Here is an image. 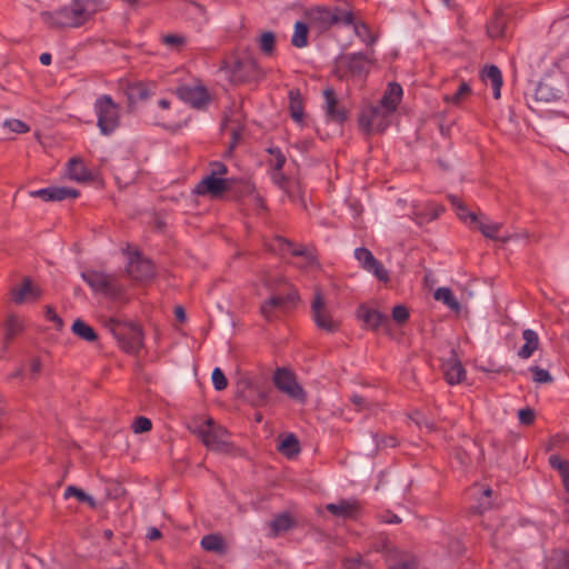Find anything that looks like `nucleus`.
<instances>
[{
	"mask_svg": "<svg viewBox=\"0 0 569 569\" xmlns=\"http://www.w3.org/2000/svg\"><path fill=\"white\" fill-rule=\"evenodd\" d=\"M102 9L101 0H72L52 12H42V19L53 28H80Z\"/></svg>",
	"mask_w": 569,
	"mask_h": 569,
	"instance_id": "1",
	"label": "nucleus"
},
{
	"mask_svg": "<svg viewBox=\"0 0 569 569\" xmlns=\"http://www.w3.org/2000/svg\"><path fill=\"white\" fill-rule=\"evenodd\" d=\"M306 18L310 28L316 29L318 32H325L336 24L352 26L357 32L360 27L366 29V23L357 21L351 9L342 7L328 8L318 6L308 10Z\"/></svg>",
	"mask_w": 569,
	"mask_h": 569,
	"instance_id": "2",
	"label": "nucleus"
},
{
	"mask_svg": "<svg viewBox=\"0 0 569 569\" xmlns=\"http://www.w3.org/2000/svg\"><path fill=\"white\" fill-rule=\"evenodd\" d=\"M371 63L372 60L363 52L340 54L335 59L333 74L345 81L365 79L370 71Z\"/></svg>",
	"mask_w": 569,
	"mask_h": 569,
	"instance_id": "3",
	"label": "nucleus"
},
{
	"mask_svg": "<svg viewBox=\"0 0 569 569\" xmlns=\"http://www.w3.org/2000/svg\"><path fill=\"white\" fill-rule=\"evenodd\" d=\"M93 109L100 133L103 136L112 134L120 126V107L111 96L102 94L94 101Z\"/></svg>",
	"mask_w": 569,
	"mask_h": 569,
	"instance_id": "4",
	"label": "nucleus"
},
{
	"mask_svg": "<svg viewBox=\"0 0 569 569\" xmlns=\"http://www.w3.org/2000/svg\"><path fill=\"white\" fill-rule=\"evenodd\" d=\"M224 69L234 84L256 82L263 77L257 60L251 57L237 58L230 64L226 63Z\"/></svg>",
	"mask_w": 569,
	"mask_h": 569,
	"instance_id": "5",
	"label": "nucleus"
},
{
	"mask_svg": "<svg viewBox=\"0 0 569 569\" xmlns=\"http://www.w3.org/2000/svg\"><path fill=\"white\" fill-rule=\"evenodd\" d=\"M392 116V113H387V109L379 103L369 104L361 109L358 124L367 134L383 132L389 127Z\"/></svg>",
	"mask_w": 569,
	"mask_h": 569,
	"instance_id": "6",
	"label": "nucleus"
},
{
	"mask_svg": "<svg viewBox=\"0 0 569 569\" xmlns=\"http://www.w3.org/2000/svg\"><path fill=\"white\" fill-rule=\"evenodd\" d=\"M84 282L96 292L110 297H118L122 292V287L117 278L97 270H87L81 273Z\"/></svg>",
	"mask_w": 569,
	"mask_h": 569,
	"instance_id": "7",
	"label": "nucleus"
},
{
	"mask_svg": "<svg viewBox=\"0 0 569 569\" xmlns=\"http://www.w3.org/2000/svg\"><path fill=\"white\" fill-rule=\"evenodd\" d=\"M311 317L317 328L329 333L337 332L340 329V321L333 319L326 306L322 292L317 289L311 301Z\"/></svg>",
	"mask_w": 569,
	"mask_h": 569,
	"instance_id": "8",
	"label": "nucleus"
},
{
	"mask_svg": "<svg viewBox=\"0 0 569 569\" xmlns=\"http://www.w3.org/2000/svg\"><path fill=\"white\" fill-rule=\"evenodd\" d=\"M274 387L289 398L305 402L306 391L298 383L296 375L287 368H277L272 376Z\"/></svg>",
	"mask_w": 569,
	"mask_h": 569,
	"instance_id": "9",
	"label": "nucleus"
},
{
	"mask_svg": "<svg viewBox=\"0 0 569 569\" xmlns=\"http://www.w3.org/2000/svg\"><path fill=\"white\" fill-rule=\"evenodd\" d=\"M173 92L181 101L197 110L206 109L211 102V94L200 82L178 86Z\"/></svg>",
	"mask_w": 569,
	"mask_h": 569,
	"instance_id": "10",
	"label": "nucleus"
},
{
	"mask_svg": "<svg viewBox=\"0 0 569 569\" xmlns=\"http://www.w3.org/2000/svg\"><path fill=\"white\" fill-rule=\"evenodd\" d=\"M193 432L201 439L203 445L210 449H220L227 443L226 438L228 431L220 426H214L211 418L199 425Z\"/></svg>",
	"mask_w": 569,
	"mask_h": 569,
	"instance_id": "11",
	"label": "nucleus"
},
{
	"mask_svg": "<svg viewBox=\"0 0 569 569\" xmlns=\"http://www.w3.org/2000/svg\"><path fill=\"white\" fill-rule=\"evenodd\" d=\"M355 258L358 260L362 269L372 273L378 280L382 282L389 281L390 277L388 270L378 259H376L369 249L365 247L357 248L355 250Z\"/></svg>",
	"mask_w": 569,
	"mask_h": 569,
	"instance_id": "12",
	"label": "nucleus"
},
{
	"mask_svg": "<svg viewBox=\"0 0 569 569\" xmlns=\"http://www.w3.org/2000/svg\"><path fill=\"white\" fill-rule=\"evenodd\" d=\"M230 188V179L208 174L197 183L194 188V193H197L198 196H210L211 198H219Z\"/></svg>",
	"mask_w": 569,
	"mask_h": 569,
	"instance_id": "13",
	"label": "nucleus"
},
{
	"mask_svg": "<svg viewBox=\"0 0 569 569\" xmlns=\"http://www.w3.org/2000/svg\"><path fill=\"white\" fill-rule=\"evenodd\" d=\"M297 300V292H289L284 296H272L261 305L260 312L267 321H272L277 318V311H284L288 305L296 303Z\"/></svg>",
	"mask_w": 569,
	"mask_h": 569,
	"instance_id": "14",
	"label": "nucleus"
},
{
	"mask_svg": "<svg viewBox=\"0 0 569 569\" xmlns=\"http://www.w3.org/2000/svg\"><path fill=\"white\" fill-rule=\"evenodd\" d=\"M128 274L137 281H147L154 276V266L151 260L136 251L127 266Z\"/></svg>",
	"mask_w": 569,
	"mask_h": 569,
	"instance_id": "15",
	"label": "nucleus"
},
{
	"mask_svg": "<svg viewBox=\"0 0 569 569\" xmlns=\"http://www.w3.org/2000/svg\"><path fill=\"white\" fill-rule=\"evenodd\" d=\"M325 104L323 109L326 116L330 121L343 123L348 118L347 109L339 102L333 88H326L323 90Z\"/></svg>",
	"mask_w": 569,
	"mask_h": 569,
	"instance_id": "16",
	"label": "nucleus"
},
{
	"mask_svg": "<svg viewBox=\"0 0 569 569\" xmlns=\"http://www.w3.org/2000/svg\"><path fill=\"white\" fill-rule=\"evenodd\" d=\"M41 297V290L32 284L29 278H24L20 287L11 289V299L14 303L21 305L27 301H37Z\"/></svg>",
	"mask_w": 569,
	"mask_h": 569,
	"instance_id": "17",
	"label": "nucleus"
},
{
	"mask_svg": "<svg viewBox=\"0 0 569 569\" xmlns=\"http://www.w3.org/2000/svg\"><path fill=\"white\" fill-rule=\"evenodd\" d=\"M445 379L449 385L460 383L466 378V370L455 351L442 363Z\"/></svg>",
	"mask_w": 569,
	"mask_h": 569,
	"instance_id": "18",
	"label": "nucleus"
},
{
	"mask_svg": "<svg viewBox=\"0 0 569 569\" xmlns=\"http://www.w3.org/2000/svg\"><path fill=\"white\" fill-rule=\"evenodd\" d=\"M328 512L338 518H355L360 509L357 500L341 499L338 503H328L326 506Z\"/></svg>",
	"mask_w": 569,
	"mask_h": 569,
	"instance_id": "19",
	"label": "nucleus"
},
{
	"mask_svg": "<svg viewBox=\"0 0 569 569\" xmlns=\"http://www.w3.org/2000/svg\"><path fill=\"white\" fill-rule=\"evenodd\" d=\"M402 88L397 82H390L379 104L387 109V113H395L402 98Z\"/></svg>",
	"mask_w": 569,
	"mask_h": 569,
	"instance_id": "20",
	"label": "nucleus"
},
{
	"mask_svg": "<svg viewBox=\"0 0 569 569\" xmlns=\"http://www.w3.org/2000/svg\"><path fill=\"white\" fill-rule=\"evenodd\" d=\"M67 173L71 180L87 182L92 179L90 170L80 158H71L67 163Z\"/></svg>",
	"mask_w": 569,
	"mask_h": 569,
	"instance_id": "21",
	"label": "nucleus"
},
{
	"mask_svg": "<svg viewBox=\"0 0 569 569\" xmlns=\"http://www.w3.org/2000/svg\"><path fill=\"white\" fill-rule=\"evenodd\" d=\"M358 317L366 323L371 330H377L380 326L388 322V317L378 310L369 309L361 306L358 309Z\"/></svg>",
	"mask_w": 569,
	"mask_h": 569,
	"instance_id": "22",
	"label": "nucleus"
},
{
	"mask_svg": "<svg viewBox=\"0 0 569 569\" xmlns=\"http://www.w3.org/2000/svg\"><path fill=\"white\" fill-rule=\"evenodd\" d=\"M523 346L518 350V357L521 359H529L536 350H538L540 340L538 333L532 329H525L522 331Z\"/></svg>",
	"mask_w": 569,
	"mask_h": 569,
	"instance_id": "23",
	"label": "nucleus"
},
{
	"mask_svg": "<svg viewBox=\"0 0 569 569\" xmlns=\"http://www.w3.org/2000/svg\"><path fill=\"white\" fill-rule=\"evenodd\" d=\"M481 78L486 83H490L492 87V93L495 99H499L501 96V87H502V73L500 69L491 64L483 69L481 73Z\"/></svg>",
	"mask_w": 569,
	"mask_h": 569,
	"instance_id": "24",
	"label": "nucleus"
},
{
	"mask_svg": "<svg viewBox=\"0 0 569 569\" xmlns=\"http://www.w3.org/2000/svg\"><path fill=\"white\" fill-rule=\"evenodd\" d=\"M288 96L290 117L295 122L301 123L305 117L302 94L299 89H292Z\"/></svg>",
	"mask_w": 569,
	"mask_h": 569,
	"instance_id": "25",
	"label": "nucleus"
},
{
	"mask_svg": "<svg viewBox=\"0 0 569 569\" xmlns=\"http://www.w3.org/2000/svg\"><path fill=\"white\" fill-rule=\"evenodd\" d=\"M295 525L296 521L289 512L276 515L269 525L271 537H278L280 533L293 528Z\"/></svg>",
	"mask_w": 569,
	"mask_h": 569,
	"instance_id": "26",
	"label": "nucleus"
},
{
	"mask_svg": "<svg viewBox=\"0 0 569 569\" xmlns=\"http://www.w3.org/2000/svg\"><path fill=\"white\" fill-rule=\"evenodd\" d=\"M276 241L281 250L284 248L292 249L291 254L293 257H302L310 264L316 262V257L303 244L293 247V242L291 240L280 236L276 238Z\"/></svg>",
	"mask_w": 569,
	"mask_h": 569,
	"instance_id": "27",
	"label": "nucleus"
},
{
	"mask_svg": "<svg viewBox=\"0 0 569 569\" xmlns=\"http://www.w3.org/2000/svg\"><path fill=\"white\" fill-rule=\"evenodd\" d=\"M71 331L74 336L87 342H94L98 339L96 330L80 318L73 321Z\"/></svg>",
	"mask_w": 569,
	"mask_h": 569,
	"instance_id": "28",
	"label": "nucleus"
},
{
	"mask_svg": "<svg viewBox=\"0 0 569 569\" xmlns=\"http://www.w3.org/2000/svg\"><path fill=\"white\" fill-rule=\"evenodd\" d=\"M200 545L206 551L219 555H223L227 550L224 539L217 533H210L202 537Z\"/></svg>",
	"mask_w": 569,
	"mask_h": 569,
	"instance_id": "29",
	"label": "nucleus"
},
{
	"mask_svg": "<svg viewBox=\"0 0 569 569\" xmlns=\"http://www.w3.org/2000/svg\"><path fill=\"white\" fill-rule=\"evenodd\" d=\"M548 460L551 468L559 472L562 485L566 491L569 492V461L562 459L559 455H551Z\"/></svg>",
	"mask_w": 569,
	"mask_h": 569,
	"instance_id": "30",
	"label": "nucleus"
},
{
	"mask_svg": "<svg viewBox=\"0 0 569 569\" xmlns=\"http://www.w3.org/2000/svg\"><path fill=\"white\" fill-rule=\"evenodd\" d=\"M449 200L451 204L456 208L457 216L465 223H468L470 227H472L473 223L478 222V217L476 216V213L469 211L465 203L459 198H457L456 196H450Z\"/></svg>",
	"mask_w": 569,
	"mask_h": 569,
	"instance_id": "31",
	"label": "nucleus"
},
{
	"mask_svg": "<svg viewBox=\"0 0 569 569\" xmlns=\"http://www.w3.org/2000/svg\"><path fill=\"white\" fill-rule=\"evenodd\" d=\"M433 298L437 301H441L443 305H446L452 311L458 312L460 310L459 301L452 293L451 289H449L447 287L438 288L433 293Z\"/></svg>",
	"mask_w": 569,
	"mask_h": 569,
	"instance_id": "32",
	"label": "nucleus"
},
{
	"mask_svg": "<svg viewBox=\"0 0 569 569\" xmlns=\"http://www.w3.org/2000/svg\"><path fill=\"white\" fill-rule=\"evenodd\" d=\"M309 23L297 21L295 23L291 44L296 48H305L308 46Z\"/></svg>",
	"mask_w": 569,
	"mask_h": 569,
	"instance_id": "33",
	"label": "nucleus"
},
{
	"mask_svg": "<svg viewBox=\"0 0 569 569\" xmlns=\"http://www.w3.org/2000/svg\"><path fill=\"white\" fill-rule=\"evenodd\" d=\"M4 326H6V335H4L6 343L11 342L23 330V322L16 315L8 316Z\"/></svg>",
	"mask_w": 569,
	"mask_h": 569,
	"instance_id": "34",
	"label": "nucleus"
},
{
	"mask_svg": "<svg viewBox=\"0 0 569 569\" xmlns=\"http://www.w3.org/2000/svg\"><path fill=\"white\" fill-rule=\"evenodd\" d=\"M278 449L284 456L291 458L298 455L300 451L299 441L295 435L290 433L281 441V443L278 446Z\"/></svg>",
	"mask_w": 569,
	"mask_h": 569,
	"instance_id": "35",
	"label": "nucleus"
},
{
	"mask_svg": "<svg viewBox=\"0 0 569 569\" xmlns=\"http://www.w3.org/2000/svg\"><path fill=\"white\" fill-rule=\"evenodd\" d=\"M502 224L498 222L486 223L478 219V222L473 223L472 228L479 230L486 238L497 240L498 233Z\"/></svg>",
	"mask_w": 569,
	"mask_h": 569,
	"instance_id": "36",
	"label": "nucleus"
},
{
	"mask_svg": "<svg viewBox=\"0 0 569 569\" xmlns=\"http://www.w3.org/2000/svg\"><path fill=\"white\" fill-rule=\"evenodd\" d=\"M471 93V88L467 82H461L457 91L449 96H445V101L455 106H460L461 102Z\"/></svg>",
	"mask_w": 569,
	"mask_h": 569,
	"instance_id": "37",
	"label": "nucleus"
},
{
	"mask_svg": "<svg viewBox=\"0 0 569 569\" xmlns=\"http://www.w3.org/2000/svg\"><path fill=\"white\" fill-rule=\"evenodd\" d=\"M259 48L266 56H271L276 48V36L271 31H264L259 38Z\"/></svg>",
	"mask_w": 569,
	"mask_h": 569,
	"instance_id": "38",
	"label": "nucleus"
},
{
	"mask_svg": "<svg viewBox=\"0 0 569 569\" xmlns=\"http://www.w3.org/2000/svg\"><path fill=\"white\" fill-rule=\"evenodd\" d=\"M63 497L66 499H68L70 497H74L80 502H86V503H88L91 507L96 506V501H94V499L91 496L87 495L82 489L77 488L74 486L67 487L66 490H64Z\"/></svg>",
	"mask_w": 569,
	"mask_h": 569,
	"instance_id": "39",
	"label": "nucleus"
},
{
	"mask_svg": "<svg viewBox=\"0 0 569 569\" xmlns=\"http://www.w3.org/2000/svg\"><path fill=\"white\" fill-rule=\"evenodd\" d=\"M53 200L62 201L68 198H78L80 196L79 190L69 187H51Z\"/></svg>",
	"mask_w": 569,
	"mask_h": 569,
	"instance_id": "40",
	"label": "nucleus"
},
{
	"mask_svg": "<svg viewBox=\"0 0 569 569\" xmlns=\"http://www.w3.org/2000/svg\"><path fill=\"white\" fill-rule=\"evenodd\" d=\"M161 41L167 47H169L173 50H177V51H180L181 48L187 43L186 37L180 36V34H173V33L163 36L161 38Z\"/></svg>",
	"mask_w": 569,
	"mask_h": 569,
	"instance_id": "41",
	"label": "nucleus"
},
{
	"mask_svg": "<svg viewBox=\"0 0 569 569\" xmlns=\"http://www.w3.org/2000/svg\"><path fill=\"white\" fill-rule=\"evenodd\" d=\"M529 371L532 373V381L536 383H551L553 381L550 372L543 368L532 366Z\"/></svg>",
	"mask_w": 569,
	"mask_h": 569,
	"instance_id": "42",
	"label": "nucleus"
},
{
	"mask_svg": "<svg viewBox=\"0 0 569 569\" xmlns=\"http://www.w3.org/2000/svg\"><path fill=\"white\" fill-rule=\"evenodd\" d=\"M233 122H234L233 120H231L230 118H227V119H224L223 124H222L223 129L228 130L231 134L232 146L238 142V140L241 138L242 131H243V126L240 122H237L236 124H233Z\"/></svg>",
	"mask_w": 569,
	"mask_h": 569,
	"instance_id": "43",
	"label": "nucleus"
},
{
	"mask_svg": "<svg viewBox=\"0 0 569 569\" xmlns=\"http://www.w3.org/2000/svg\"><path fill=\"white\" fill-rule=\"evenodd\" d=\"M268 151L272 157L269 161V164L272 168V170H282L286 163V156L282 153V151L277 147L270 148L268 149Z\"/></svg>",
	"mask_w": 569,
	"mask_h": 569,
	"instance_id": "44",
	"label": "nucleus"
},
{
	"mask_svg": "<svg viewBox=\"0 0 569 569\" xmlns=\"http://www.w3.org/2000/svg\"><path fill=\"white\" fill-rule=\"evenodd\" d=\"M212 383L216 390L222 391L228 387V380L220 368H214L211 375Z\"/></svg>",
	"mask_w": 569,
	"mask_h": 569,
	"instance_id": "45",
	"label": "nucleus"
},
{
	"mask_svg": "<svg viewBox=\"0 0 569 569\" xmlns=\"http://www.w3.org/2000/svg\"><path fill=\"white\" fill-rule=\"evenodd\" d=\"M151 420L143 416L137 417L132 422V430L134 433H143L151 430Z\"/></svg>",
	"mask_w": 569,
	"mask_h": 569,
	"instance_id": "46",
	"label": "nucleus"
},
{
	"mask_svg": "<svg viewBox=\"0 0 569 569\" xmlns=\"http://www.w3.org/2000/svg\"><path fill=\"white\" fill-rule=\"evenodd\" d=\"M129 97L131 99L146 100L149 97V90L143 83H136L129 87Z\"/></svg>",
	"mask_w": 569,
	"mask_h": 569,
	"instance_id": "47",
	"label": "nucleus"
},
{
	"mask_svg": "<svg viewBox=\"0 0 569 569\" xmlns=\"http://www.w3.org/2000/svg\"><path fill=\"white\" fill-rule=\"evenodd\" d=\"M3 126L17 133H27L30 130V127L19 119H8L3 122Z\"/></svg>",
	"mask_w": 569,
	"mask_h": 569,
	"instance_id": "48",
	"label": "nucleus"
},
{
	"mask_svg": "<svg viewBox=\"0 0 569 569\" xmlns=\"http://www.w3.org/2000/svg\"><path fill=\"white\" fill-rule=\"evenodd\" d=\"M392 319L399 325L407 322L409 319L408 308L403 305L395 306L392 308Z\"/></svg>",
	"mask_w": 569,
	"mask_h": 569,
	"instance_id": "49",
	"label": "nucleus"
},
{
	"mask_svg": "<svg viewBox=\"0 0 569 569\" xmlns=\"http://www.w3.org/2000/svg\"><path fill=\"white\" fill-rule=\"evenodd\" d=\"M271 392L270 388H259L257 389V396L251 400L252 406L261 407L267 406L269 402V395Z\"/></svg>",
	"mask_w": 569,
	"mask_h": 569,
	"instance_id": "50",
	"label": "nucleus"
},
{
	"mask_svg": "<svg viewBox=\"0 0 569 569\" xmlns=\"http://www.w3.org/2000/svg\"><path fill=\"white\" fill-rule=\"evenodd\" d=\"M518 418L521 425L530 426L533 423L536 418V412L533 409L527 407L522 408L518 411Z\"/></svg>",
	"mask_w": 569,
	"mask_h": 569,
	"instance_id": "51",
	"label": "nucleus"
},
{
	"mask_svg": "<svg viewBox=\"0 0 569 569\" xmlns=\"http://www.w3.org/2000/svg\"><path fill=\"white\" fill-rule=\"evenodd\" d=\"M375 441L377 448H395L398 445V441L393 436L375 435Z\"/></svg>",
	"mask_w": 569,
	"mask_h": 569,
	"instance_id": "52",
	"label": "nucleus"
},
{
	"mask_svg": "<svg viewBox=\"0 0 569 569\" xmlns=\"http://www.w3.org/2000/svg\"><path fill=\"white\" fill-rule=\"evenodd\" d=\"M46 318L54 323L57 330H61L63 327V320L57 315L56 310L51 306H46Z\"/></svg>",
	"mask_w": 569,
	"mask_h": 569,
	"instance_id": "53",
	"label": "nucleus"
},
{
	"mask_svg": "<svg viewBox=\"0 0 569 569\" xmlns=\"http://www.w3.org/2000/svg\"><path fill=\"white\" fill-rule=\"evenodd\" d=\"M488 33L491 38H499L503 34L502 21L496 18L488 27Z\"/></svg>",
	"mask_w": 569,
	"mask_h": 569,
	"instance_id": "54",
	"label": "nucleus"
},
{
	"mask_svg": "<svg viewBox=\"0 0 569 569\" xmlns=\"http://www.w3.org/2000/svg\"><path fill=\"white\" fill-rule=\"evenodd\" d=\"M350 400L357 411L370 410V403L363 397L353 395Z\"/></svg>",
	"mask_w": 569,
	"mask_h": 569,
	"instance_id": "55",
	"label": "nucleus"
},
{
	"mask_svg": "<svg viewBox=\"0 0 569 569\" xmlns=\"http://www.w3.org/2000/svg\"><path fill=\"white\" fill-rule=\"evenodd\" d=\"M30 196L34 198H40L43 201H54L51 187L31 191Z\"/></svg>",
	"mask_w": 569,
	"mask_h": 569,
	"instance_id": "56",
	"label": "nucleus"
},
{
	"mask_svg": "<svg viewBox=\"0 0 569 569\" xmlns=\"http://www.w3.org/2000/svg\"><path fill=\"white\" fill-rule=\"evenodd\" d=\"M210 166H211L210 176L220 178L221 176H224L228 172L227 166L221 161H213V162H211Z\"/></svg>",
	"mask_w": 569,
	"mask_h": 569,
	"instance_id": "57",
	"label": "nucleus"
},
{
	"mask_svg": "<svg viewBox=\"0 0 569 569\" xmlns=\"http://www.w3.org/2000/svg\"><path fill=\"white\" fill-rule=\"evenodd\" d=\"M361 566L360 558H348L342 561V569H360Z\"/></svg>",
	"mask_w": 569,
	"mask_h": 569,
	"instance_id": "58",
	"label": "nucleus"
},
{
	"mask_svg": "<svg viewBox=\"0 0 569 569\" xmlns=\"http://www.w3.org/2000/svg\"><path fill=\"white\" fill-rule=\"evenodd\" d=\"M271 178H272V181L279 186V187H283L284 183L287 182V177L284 176V173L282 172V170H272V173H271Z\"/></svg>",
	"mask_w": 569,
	"mask_h": 569,
	"instance_id": "59",
	"label": "nucleus"
},
{
	"mask_svg": "<svg viewBox=\"0 0 569 569\" xmlns=\"http://www.w3.org/2000/svg\"><path fill=\"white\" fill-rule=\"evenodd\" d=\"M557 559L560 566L569 569V551L561 550L557 553Z\"/></svg>",
	"mask_w": 569,
	"mask_h": 569,
	"instance_id": "60",
	"label": "nucleus"
},
{
	"mask_svg": "<svg viewBox=\"0 0 569 569\" xmlns=\"http://www.w3.org/2000/svg\"><path fill=\"white\" fill-rule=\"evenodd\" d=\"M161 536H162L161 531L158 528L151 527V528L148 529L147 538L149 540H158V539L161 538Z\"/></svg>",
	"mask_w": 569,
	"mask_h": 569,
	"instance_id": "61",
	"label": "nucleus"
},
{
	"mask_svg": "<svg viewBox=\"0 0 569 569\" xmlns=\"http://www.w3.org/2000/svg\"><path fill=\"white\" fill-rule=\"evenodd\" d=\"M141 343V333L139 331L133 332L132 342L128 350L137 349Z\"/></svg>",
	"mask_w": 569,
	"mask_h": 569,
	"instance_id": "62",
	"label": "nucleus"
},
{
	"mask_svg": "<svg viewBox=\"0 0 569 569\" xmlns=\"http://www.w3.org/2000/svg\"><path fill=\"white\" fill-rule=\"evenodd\" d=\"M30 370L32 373L38 375L41 370V361L38 358H33L30 363Z\"/></svg>",
	"mask_w": 569,
	"mask_h": 569,
	"instance_id": "63",
	"label": "nucleus"
},
{
	"mask_svg": "<svg viewBox=\"0 0 569 569\" xmlns=\"http://www.w3.org/2000/svg\"><path fill=\"white\" fill-rule=\"evenodd\" d=\"M389 569H412V563L409 561H401L393 566H390Z\"/></svg>",
	"mask_w": 569,
	"mask_h": 569,
	"instance_id": "64",
	"label": "nucleus"
}]
</instances>
